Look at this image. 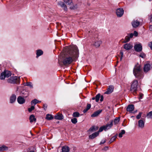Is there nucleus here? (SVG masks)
Wrapping results in <instances>:
<instances>
[{
	"label": "nucleus",
	"mask_w": 152,
	"mask_h": 152,
	"mask_svg": "<svg viewBox=\"0 0 152 152\" xmlns=\"http://www.w3.org/2000/svg\"><path fill=\"white\" fill-rule=\"evenodd\" d=\"M134 48L136 51L139 52L142 50V46L140 44H137L134 45Z\"/></svg>",
	"instance_id": "10"
},
{
	"label": "nucleus",
	"mask_w": 152,
	"mask_h": 152,
	"mask_svg": "<svg viewBox=\"0 0 152 152\" xmlns=\"http://www.w3.org/2000/svg\"><path fill=\"white\" fill-rule=\"evenodd\" d=\"M8 148L5 145H3L0 147V151H3L7 150Z\"/></svg>",
	"instance_id": "27"
},
{
	"label": "nucleus",
	"mask_w": 152,
	"mask_h": 152,
	"mask_svg": "<svg viewBox=\"0 0 152 152\" xmlns=\"http://www.w3.org/2000/svg\"><path fill=\"white\" fill-rule=\"evenodd\" d=\"M149 0L150 1H152V0Z\"/></svg>",
	"instance_id": "60"
},
{
	"label": "nucleus",
	"mask_w": 152,
	"mask_h": 152,
	"mask_svg": "<svg viewBox=\"0 0 152 152\" xmlns=\"http://www.w3.org/2000/svg\"><path fill=\"white\" fill-rule=\"evenodd\" d=\"M43 53V52L41 50H39L37 51V57H38L42 55Z\"/></svg>",
	"instance_id": "28"
},
{
	"label": "nucleus",
	"mask_w": 152,
	"mask_h": 152,
	"mask_svg": "<svg viewBox=\"0 0 152 152\" xmlns=\"http://www.w3.org/2000/svg\"><path fill=\"white\" fill-rule=\"evenodd\" d=\"M133 73L135 77L139 79H141L143 77V73L140 65L135 66L133 69Z\"/></svg>",
	"instance_id": "2"
},
{
	"label": "nucleus",
	"mask_w": 152,
	"mask_h": 152,
	"mask_svg": "<svg viewBox=\"0 0 152 152\" xmlns=\"http://www.w3.org/2000/svg\"><path fill=\"white\" fill-rule=\"evenodd\" d=\"M134 35V34L132 33H131L129 34V37H130V38H132Z\"/></svg>",
	"instance_id": "52"
},
{
	"label": "nucleus",
	"mask_w": 152,
	"mask_h": 152,
	"mask_svg": "<svg viewBox=\"0 0 152 152\" xmlns=\"http://www.w3.org/2000/svg\"><path fill=\"white\" fill-rule=\"evenodd\" d=\"M100 101L101 102L103 101V99H104V97L103 95H100Z\"/></svg>",
	"instance_id": "50"
},
{
	"label": "nucleus",
	"mask_w": 152,
	"mask_h": 152,
	"mask_svg": "<svg viewBox=\"0 0 152 152\" xmlns=\"http://www.w3.org/2000/svg\"><path fill=\"white\" fill-rule=\"evenodd\" d=\"M151 68L150 64H146L145 65L143 68V70L144 72L146 73L149 71Z\"/></svg>",
	"instance_id": "15"
},
{
	"label": "nucleus",
	"mask_w": 152,
	"mask_h": 152,
	"mask_svg": "<svg viewBox=\"0 0 152 152\" xmlns=\"http://www.w3.org/2000/svg\"><path fill=\"white\" fill-rule=\"evenodd\" d=\"M124 10L122 8H119L116 10V13L118 17H121L124 14Z\"/></svg>",
	"instance_id": "7"
},
{
	"label": "nucleus",
	"mask_w": 152,
	"mask_h": 152,
	"mask_svg": "<svg viewBox=\"0 0 152 152\" xmlns=\"http://www.w3.org/2000/svg\"><path fill=\"white\" fill-rule=\"evenodd\" d=\"M99 135L98 132H96L93 133L89 136V138L90 139H93Z\"/></svg>",
	"instance_id": "17"
},
{
	"label": "nucleus",
	"mask_w": 152,
	"mask_h": 152,
	"mask_svg": "<svg viewBox=\"0 0 152 152\" xmlns=\"http://www.w3.org/2000/svg\"><path fill=\"white\" fill-rule=\"evenodd\" d=\"M143 95L142 94H140V99H142V96Z\"/></svg>",
	"instance_id": "56"
},
{
	"label": "nucleus",
	"mask_w": 152,
	"mask_h": 152,
	"mask_svg": "<svg viewBox=\"0 0 152 152\" xmlns=\"http://www.w3.org/2000/svg\"><path fill=\"white\" fill-rule=\"evenodd\" d=\"M114 86L112 85H110L108 86L107 90L104 93L106 94H109L111 93L113 91Z\"/></svg>",
	"instance_id": "14"
},
{
	"label": "nucleus",
	"mask_w": 152,
	"mask_h": 152,
	"mask_svg": "<svg viewBox=\"0 0 152 152\" xmlns=\"http://www.w3.org/2000/svg\"><path fill=\"white\" fill-rule=\"evenodd\" d=\"M53 118V116L50 114H47L46 115V119L48 120H51Z\"/></svg>",
	"instance_id": "29"
},
{
	"label": "nucleus",
	"mask_w": 152,
	"mask_h": 152,
	"mask_svg": "<svg viewBox=\"0 0 152 152\" xmlns=\"http://www.w3.org/2000/svg\"><path fill=\"white\" fill-rule=\"evenodd\" d=\"M103 130H105V129L104 126L100 127L99 129V130L97 132H98L99 134V132H102Z\"/></svg>",
	"instance_id": "40"
},
{
	"label": "nucleus",
	"mask_w": 152,
	"mask_h": 152,
	"mask_svg": "<svg viewBox=\"0 0 152 152\" xmlns=\"http://www.w3.org/2000/svg\"><path fill=\"white\" fill-rule=\"evenodd\" d=\"M68 57L63 60V64L66 65L70 64L73 61L77 58L79 56V51L77 47L75 45L67 47L65 50Z\"/></svg>",
	"instance_id": "1"
},
{
	"label": "nucleus",
	"mask_w": 152,
	"mask_h": 152,
	"mask_svg": "<svg viewBox=\"0 0 152 152\" xmlns=\"http://www.w3.org/2000/svg\"><path fill=\"white\" fill-rule=\"evenodd\" d=\"M149 46L150 48L152 50V42H150L149 44Z\"/></svg>",
	"instance_id": "48"
},
{
	"label": "nucleus",
	"mask_w": 152,
	"mask_h": 152,
	"mask_svg": "<svg viewBox=\"0 0 152 152\" xmlns=\"http://www.w3.org/2000/svg\"><path fill=\"white\" fill-rule=\"evenodd\" d=\"M100 97V94H98L97 95H96L95 96V101L96 102H98L99 99Z\"/></svg>",
	"instance_id": "35"
},
{
	"label": "nucleus",
	"mask_w": 152,
	"mask_h": 152,
	"mask_svg": "<svg viewBox=\"0 0 152 152\" xmlns=\"http://www.w3.org/2000/svg\"><path fill=\"white\" fill-rule=\"evenodd\" d=\"M130 39L129 37V35L127 36H126L123 42V43H125L129 42L130 40Z\"/></svg>",
	"instance_id": "30"
},
{
	"label": "nucleus",
	"mask_w": 152,
	"mask_h": 152,
	"mask_svg": "<svg viewBox=\"0 0 152 152\" xmlns=\"http://www.w3.org/2000/svg\"><path fill=\"white\" fill-rule=\"evenodd\" d=\"M120 54L121 55V56L120 57V60L121 61L122 60V59L124 53L122 51H121L120 52Z\"/></svg>",
	"instance_id": "44"
},
{
	"label": "nucleus",
	"mask_w": 152,
	"mask_h": 152,
	"mask_svg": "<svg viewBox=\"0 0 152 152\" xmlns=\"http://www.w3.org/2000/svg\"><path fill=\"white\" fill-rule=\"evenodd\" d=\"M43 108H44V110H45L47 108V105L46 104H44L43 105Z\"/></svg>",
	"instance_id": "49"
},
{
	"label": "nucleus",
	"mask_w": 152,
	"mask_h": 152,
	"mask_svg": "<svg viewBox=\"0 0 152 152\" xmlns=\"http://www.w3.org/2000/svg\"><path fill=\"white\" fill-rule=\"evenodd\" d=\"M19 77L16 76L11 77L7 80L8 83H18L19 82Z\"/></svg>",
	"instance_id": "5"
},
{
	"label": "nucleus",
	"mask_w": 152,
	"mask_h": 152,
	"mask_svg": "<svg viewBox=\"0 0 152 152\" xmlns=\"http://www.w3.org/2000/svg\"><path fill=\"white\" fill-rule=\"evenodd\" d=\"M16 99V95L14 94H12L10 97V103H14Z\"/></svg>",
	"instance_id": "21"
},
{
	"label": "nucleus",
	"mask_w": 152,
	"mask_h": 152,
	"mask_svg": "<svg viewBox=\"0 0 152 152\" xmlns=\"http://www.w3.org/2000/svg\"><path fill=\"white\" fill-rule=\"evenodd\" d=\"M108 149V147L106 146V147H104V148L103 149V150H104L106 151V150H107Z\"/></svg>",
	"instance_id": "53"
},
{
	"label": "nucleus",
	"mask_w": 152,
	"mask_h": 152,
	"mask_svg": "<svg viewBox=\"0 0 152 152\" xmlns=\"http://www.w3.org/2000/svg\"><path fill=\"white\" fill-rule=\"evenodd\" d=\"M98 129V127L97 126H93L90 128L88 132L89 134H90L92 132L96 131Z\"/></svg>",
	"instance_id": "13"
},
{
	"label": "nucleus",
	"mask_w": 152,
	"mask_h": 152,
	"mask_svg": "<svg viewBox=\"0 0 152 152\" xmlns=\"http://www.w3.org/2000/svg\"><path fill=\"white\" fill-rule=\"evenodd\" d=\"M23 91L24 92L22 93L23 94H25V95L23 96V97L21 96H19L17 98L18 102L20 104H23L25 102V100L24 99V97L26 98L27 97L28 95V91Z\"/></svg>",
	"instance_id": "3"
},
{
	"label": "nucleus",
	"mask_w": 152,
	"mask_h": 152,
	"mask_svg": "<svg viewBox=\"0 0 152 152\" xmlns=\"http://www.w3.org/2000/svg\"><path fill=\"white\" fill-rule=\"evenodd\" d=\"M34 106H31L30 108H29L28 109V111L29 112H31L34 109Z\"/></svg>",
	"instance_id": "42"
},
{
	"label": "nucleus",
	"mask_w": 152,
	"mask_h": 152,
	"mask_svg": "<svg viewBox=\"0 0 152 152\" xmlns=\"http://www.w3.org/2000/svg\"><path fill=\"white\" fill-rule=\"evenodd\" d=\"M58 5L60 6L61 7H62L64 10L65 11H67V7L66 5L65 4L64 2L60 1L58 2Z\"/></svg>",
	"instance_id": "12"
},
{
	"label": "nucleus",
	"mask_w": 152,
	"mask_h": 152,
	"mask_svg": "<svg viewBox=\"0 0 152 152\" xmlns=\"http://www.w3.org/2000/svg\"><path fill=\"white\" fill-rule=\"evenodd\" d=\"M71 121L74 124H75L77 122V119L76 118H74L72 119Z\"/></svg>",
	"instance_id": "39"
},
{
	"label": "nucleus",
	"mask_w": 152,
	"mask_h": 152,
	"mask_svg": "<svg viewBox=\"0 0 152 152\" xmlns=\"http://www.w3.org/2000/svg\"><path fill=\"white\" fill-rule=\"evenodd\" d=\"M102 110H99L95 112L91 115V116L92 117H94L98 116L102 112Z\"/></svg>",
	"instance_id": "20"
},
{
	"label": "nucleus",
	"mask_w": 152,
	"mask_h": 152,
	"mask_svg": "<svg viewBox=\"0 0 152 152\" xmlns=\"http://www.w3.org/2000/svg\"><path fill=\"white\" fill-rule=\"evenodd\" d=\"M69 148L67 146L65 145L62 147V152H69Z\"/></svg>",
	"instance_id": "22"
},
{
	"label": "nucleus",
	"mask_w": 152,
	"mask_h": 152,
	"mask_svg": "<svg viewBox=\"0 0 152 152\" xmlns=\"http://www.w3.org/2000/svg\"><path fill=\"white\" fill-rule=\"evenodd\" d=\"M92 99L93 100H94L95 99V97H92Z\"/></svg>",
	"instance_id": "57"
},
{
	"label": "nucleus",
	"mask_w": 152,
	"mask_h": 152,
	"mask_svg": "<svg viewBox=\"0 0 152 152\" xmlns=\"http://www.w3.org/2000/svg\"><path fill=\"white\" fill-rule=\"evenodd\" d=\"M64 117L62 114L58 113L54 117L55 119L56 120H61L63 119Z\"/></svg>",
	"instance_id": "19"
},
{
	"label": "nucleus",
	"mask_w": 152,
	"mask_h": 152,
	"mask_svg": "<svg viewBox=\"0 0 152 152\" xmlns=\"http://www.w3.org/2000/svg\"><path fill=\"white\" fill-rule=\"evenodd\" d=\"M30 152H34V151H30Z\"/></svg>",
	"instance_id": "58"
},
{
	"label": "nucleus",
	"mask_w": 152,
	"mask_h": 152,
	"mask_svg": "<svg viewBox=\"0 0 152 152\" xmlns=\"http://www.w3.org/2000/svg\"><path fill=\"white\" fill-rule=\"evenodd\" d=\"M117 134L116 135H117ZM117 137V135H116L115 136H113L110 140L109 142V143L110 144L112 142H113L116 139Z\"/></svg>",
	"instance_id": "34"
},
{
	"label": "nucleus",
	"mask_w": 152,
	"mask_h": 152,
	"mask_svg": "<svg viewBox=\"0 0 152 152\" xmlns=\"http://www.w3.org/2000/svg\"><path fill=\"white\" fill-rule=\"evenodd\" d=\"M41 102V101H39V103H40Z\"/></svg>",
	"instance_id": "59"
},
{
	"label": "nucleus",
	"mask_w": 152,
	"mask_h": 152,
	"mask_svg": "<svg viewBox=\"0 0 152 152\" xmlns=\"http://www.w3.org/2000/svg\"><path fill=\"white\" fill-rule=\"evenodd\" d=\"M134 106L133 104H130L128 105L127 108L126 110L128 112H131L134 110Z\"/></svg>",
	"instance_id": "18"
},
{
	"label": "nucleus",
	"mask_w": 152,
	"mask_h": 152,
	"mask_svg": "<svg viewBox=\"0 0 152 152\" xmlns=\"http://www.w3.org/2000/svg\"><path fill=\"white\" fill-rule=\"evenodd\" d=\"M146 117L148 118L152 119V111L149 112L147 114Z\"/></svg>",
	"instance_id": "33"
},
{
	"label": "nucleus",
	"mask_w": 152,
	"mask_h": 152,
	"mask_svg": "<svg viewBox=\"0 0 152 152\" xmlns=\"http://www.w3.org/2000/svg\"><path fill=\"white\" fill-rule=\"evenodd\" d=\"M88 110H89L87 108H86L85 109H84L83 110V112L84 113H86Z\"/></svg>",
	"instance_id": "54"
},
{
	"label": "nucleus",
	"mask_w": 152,
	"mask_h": 152,
	"mask_svg": "<svg viewBox=\"0 0 152 152\" xmlns=\"http://www.w3.org/2000/svg\"><path fill=\"white\" fill-rule=\"evenodd\" d=\"M138 86V81L137 80H134L132 83L131 86V91L135 92L137 90Z\"/></svg>",
	"instance_id": "4"
},
{
	"label": "nucleus",
	"mask_w": 152,
	"mask_h": 152,
	"mask_svg": "<svg viewBox=\"0 0 152 152\" xmlns=\"http://www.w3.org/2000/svg\"><path fill=\"white\" fill-rule=\"evenodd\" d=\"M91 107V104H88L87 105V107L86 108H87L89 110Z\"/></svg>",
	"instance_id": "46"
},
{
	"label": "nucleus",
	"mask_w": 152,
	"mask_h": 152,
	"mask_svg": "<svg viewBox=\"0 0 152 152\" xmlns=\"http://www.w3.org/2000/svg\"><path fill=\"white\" fill-rule=\"evenodd\" d=\"M142 113L140 112L139 114L136 116V118L137 119H140L142 116Z\"/></svg>",
	"instance_id": "41"
},
{
	"label": "nucleus",
	"mask_w": 152,
	"mask_h": 152,
	"mask_svg": "<svg viewBox=\"0 0 152 152\" xmlns=\"http://www.w3.org/2000/svg\"><path fill=\"white\" fill-rule=\"evenodd\" d=\"M125 133V131L124 130H121V132H120L118 134V136L119 137H122L123 136V135Z\"/></svg>",
	"instance_id": "37"
},
{
	"label": "nucleus",
	"mask_w": 152,
	"mask_h": 152,
	"mask_svg": "<svg viewBox=\"0 0 152 152\" xmlns=\"http://www.w3.org/2000/svg\"><path fill=\"white\" fill-rule=\"evenodd\" d=\"M29 120H30V122L31 123H32L33 122H35L36 121V119L35 118L34 115L33 114L31 115L30 116Z\"/></svg>",
	"instance_id": "23"
},
{
	"label": "nucleus",
	"mask_w": 152,
	"mask_h": 152,
	"mask_svg": "<svg viewBox=\"0 0 152 152\" xmlns=\"http://www.w3.org/2000/svg\"><path fill=\"white\" fill-rule=\"evenodd\" d=\"M64 2L68 5H72L73 4L72 0H63Z\"/></svg>",
	"instance_id": "25"
},
{
	"label": "nucleus",
	"mask_w": 152,
	"mask_h": 152,
	"mask_svg": "<svg viewBox=\"0 0 152 152\" xmlns=\"http://www.w3.org/2000/svg\"><path fill=\"white\" fill-rule=\"evenodd\" d=\"M109 123H107L105 126H104L105 129V131H106L110 129L113 126V120H111Z\"/></svg>",
	"instance_id": "11"
},
{
	"label": "nucleus",
	"mask_w": 152,
	"mask_h": 152,
	"mask_svg": "<svg viewBox=\"0 0 152 152\" xmlns=\"http://www.w3.org/2000/svg\"><path fill=\"white\" fill-rule=\"evenodd\" d=\"M149 29L150 31H152V25H151L150 26Z\"/></svg>",
	"instance_id": "55"
},
{
	"label": "nucleus",
	"mask_w": 152,
	"mask_h": 152,
	"mask_svg": "<svg viewBox=\"0 0 152 152\" xmlns=\"http://www.w3.org/2000/svg\"><path fill=\"white\" fill-rule=\"evenodd\" d=\"M137 126L139 128L143 129L145 126V122L141 119L139 120L137 122Z\"/></svg>",
	"instance_id": "9"
},
{
	"label": "nucleus",
	"mask_w": 152,
	"mask_h": 152,
	"mask_svg": "<svg viewBox=\"0 0 152 152\" xmlns=\"http://www.w3.org/2000/svg\"><path fill=\"white\" fill-rule=\"evenodd\" d=\"M106 141V140L105 139H104L102 140L101 141L100 143V144H104L105 142Z\"/></svg>",
	"instance_id": "45"
},
{
	"label": "nucleus",
	"mask_w": 152,
	"mask_h": 152,
	"mask_svg": "<svg viewBox=\"0 0 152 152\" xmlns=\"http://www.w3.org/2000/svg\"><path fill=\"white\" fill-rule=\"evenodd\" d=\"M120 121V118L119 117H116L114 120V123L115 124H118Z\"/></svg>",
	"instance_id": "36"
},
{
	"label": "nucleus",
	"mask_w": 152,
	"mask_h": 152,
	"mask_svg": "<svg viewBox=\"0 0 152 152\" xmlns=\"http://www.w3.org/2000/svg\"><path fill=\"white\" fill-rule=\"evenodd\" d=\"M102 44V41L100 40H98L95 42L94 45L97 48L99 47Z\"/></svg>",
	"instance_id": "24"
},
{
	"label": "nucleus",
	"mask_w": 152,
	"mask_h": 152,
	"mask_svg": "<svg viewBox=\"0 0 152 152\" xmlns=\"http://www.w3.org/2000/svg\"><path fill=\"white\" fill-rule=\"evenodd\" d=\"M132 24L134 28L137 27L140 24V22L137 20H134L132 22Z\"/></svg>",
	"instance_id": "16"
},
{
	"label": "nucleus",
	"mask_w": 152,
	"mask_h": 152,
	"mask_svg": "<svg viewBox=\"0 0 152 152\" xmlns=\"http://www.w3.org/2000/svg\"><path fill=\"white\" fill-rule=\"evenodd\" d=\"M134 34L135 37H137L138 35V33L136 31H134Z\"/></svg>",
	"instance_id": "51"
},
{
	"label": "nucleus",
	"mask_w": 152,
	"mask_h": 152,
	"mask_svg": "<svg viewBox=\"0 0 152 152\" xmlns=\"http://www.w3.org/2000/svg\"><path fill=\"white\" fill-rule=\"evenodd\" d=\"M11 75V72L9 71H5L1 74L0 79L3 80L5 77H8Z\"/></svg>",
	"instance_id": "6"
},
{
	"label": "nucleus",
	"mask_w": 152,
	"mask_h": 152,
	"mask_svg": "<svg viewBox=\"0 0 152 152\" xmlns=\"http://www.w3.org/2000/svg\"><path fill=\"white\" fill-rule=\"evenodd\" d=\"M133 45L131 42L127 43L124 44L123 46L124 48L126 50H131L133 47Z\"/></svg>",
	"instance_id": "8"
},
{
	"label": "nucleus",
	"mask_w": 152,
	"mask_h": 152,
	"mask_svg": "<svg viewBox=\"0 0 152 152\" xmlns=\"http://www.w3.org/2000/svg\"><path fill=\"white\" fill-rule=\"evenodd\" d=\"M146 56L145 54L143 53H142L139 55V56L142 58H145Z\"/></svg>",
	"instance_id": "43"
},
{
	"label": "nucleus",
	"mask_w": 152,
	"mask_h": 152,
	"mask_svg": "<svg viewBox=\"0 0 152 152\" xmlns=\"http://www.w3.org/2000/svg\"><path fill=\"white\" fill-rule=\"evenodd\" d=\"M70 6L69 7V9L71 10H75L77 9V4H73V3L72 5H70Z\"/></svg>",
	"instance_id": "26"
},
{
	"label": "nucleus",
	"mask_w": 152,
	"mask_h": 152,
	"mask_svg": "<svg viewBox=\"0 0 152 152\" xmlns=\"http://www.w3.org/2000/svg\"><path fill=\"white\" fill-rule=\"evenodd\" d=\"M24 86H29L31 88H33V86L31 82H26L24 83Z\"/></svg>",
	"instance_id": "31"
},
{
	"label": "nucleus",
	"mask_w": 152,
	"mask_h": 152,
	"mask_svg": "<svg viewBox=\"0 0 152 152\" xmlns=\"http://www.w3.org/2000/svg\"><path fill=\"white\" fill-rule=\"evenodd\" d=\"M79 113L77 112H75L73 113V116L74 117H78L79 116Z\"/></svg>",
	"instance_id": "38"
},
{
	"label": "nucleus",
	"mask_w": 152,
	"mask_h": 152,
	"mask_svg": "<svg viewBox=\"0 0 152 152\" xmlns=\"http://www.w3.org/2000/svg\"><path fill=\"white\" fill-rule=\"evenodd\" d=\"M149 18L150 19V22H152V14H151L149 16Z\"/></svg>",
	"instance_id": "47"
},
{
	"label": "nucleus",
	"mask_w": 152,
	"mask_h": 152,
	"mask_svg": "<svg viewBox=\"0 0 152 152\" xmlns=\"http://www.w3.org/2000/svg\"><path fill=\"white\" fill-rule=\"evenodd\" d=\"M39 103V101L36 99L32 100L31 102V105L34 104V105H36L37 104Z\"/></svg>",
	"instance_id": "32"
}]
</instances>
